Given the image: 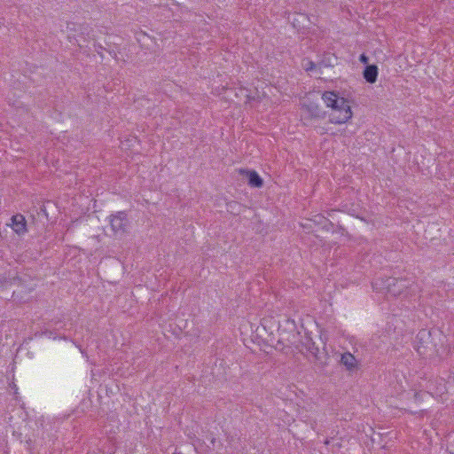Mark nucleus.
Here are the masks:
<instances>
[{
  "instance_id": "nucleus-1",
  "label": "nucleus",
  "mask_w": 454,
  "mask_h": 454,
  "mask_svg": "<svg viewBox=\"0 0 454 454\" xmlns=\"http://www.w3.org/2000/svg\"><path fill=\"white\" fill-rule=\"evenodd\" d=\"M322 99L325 106L331 108L329 114L331 122L342 124L352 118L353 113L346 98L340 97L333 91H325L322 95Z\"/></svg>"
},
{
  "instance_id": "nucleus-2",
  "label": "nucleus",
  "mask_w": 454,
  "mask_h": 454,
  "mask_svg": "<svg viewBox=\"0 0 454 454\" xmlns=\"http://www.w3.org/2000/svg\"><path fill=\"white\" fill-rule=\"evenodd\" d=\"M372 287L378 292H386L392 296L400 295L406 287L405 281L395 278L377 279L372 283Z\"/></svg>"
},
{
  "instance_id": "nucleus-3",
  "label": "nucleus",
  "mask_w": 454,
  "mask_h": 454,
  "mask_svg": "<svg viewBox=\"0 0 454 454\" xmlns=\"http://www.w3.org/2000/svg\"><path fill=\"white\" fill-rule=\"evenodd\" d=\"M301 345L315 360H320L325 355V343L321 340L317 343L309 334L304 336Z\"/></svg>"
},
{
  "instance_id": "nucleus-4",
  "label": "nucleus",
  "mask_w": 454,
  "mask_h": 454,
  "mask_svg": "<svg viewBox=\"0 0 454 454\" xmlns=\"http://www.w3.org/2000/svg\"><path fill=\"white\" fill-rule=\"evenodd\" d=\"M110 225L115 234H123L128 225L127 215L123 212H118L109 217Z\"/></svg>"
},
{
  "instance_id": "nucleus-5",
  "label": "nucleus",
  "mask_w": 454,
  "mask_h": 454,
  "mask_svg": "<svg viewBox=\"0 0 454 454\" xmlns=\"http://www.w3.org/2000/svg\"><path fill=\"white\" fill-rule=\"evenodd\" d=\"M12 227L13 231L18 234H23L27 231L26 219L20 215L17 214L12 217Z\"/></svg>"
},
{
  "instance_id": "nucleus-6",
  "label": "nucleus",
  "mask_w": 454,
  "mask_h": 454,
  "mask_svg": "<svg viewBox=\"0 0 454 454\" xmlns=\"http://www.w3.org/2000/svg\"><path fill=\"white\" fill-rule=\"evenodd\" d=\"M240 173L248 178V184L252 187L260 188L263 184L261 176L254 170L240 169Z\"/></svg>"
},
{
  "instance_id": "nucleus-7",
  "label": "nucleus",
  "mask_w": 454,
  "mask_h": 454,
  "mask_svg": "<svg viewBox=\"0 0 454 454\" xmlns=\"http://www.w3.org/2000/svg\"><path fill=\"white\" fill-rule=\"evenodd\" d=\"M378 76V67L375 65H369L364 70V78L367 82L374 83Z\"/></svg>"
},
{
  "instance_id": "nucleus-8",
  "label": "nucleus",
  "mask_w": 454,
  "mask_h": 454,
  "mask_svg": "<svg viewBox=\"0 0 454 454\" xmlns=\"http://www.w3.org/2000/svg\"><path fill=\"white\" fill-rule=\"evenodd\" d=\"M340 363L347 367V369L351 370L356 365V357L350 353H344L341 356Z\"/></svg>"
},
{
  "instance_id": "nucleus-9",
  "label": "nucleus",
  "mask_w": 454,
  "mask_h": 454,
  "mask_svg": "<svg viewBox=\"0 0 454 454\" xmlns=\"http://www.w3.org/2000/svg\"><path fill=\"white\" fill-rule=\"evenodd\" d=\"M291 326H292L291 334L288 335L287 337H286V336L281 337L282 341H286L287 345H294L296 343L295 338H296V335L298 334V333H296V331H295V326H294V323H291Z\"/></svg>"
},
{
  "instance_id": "nucleus-10",
  "label": "nucleus",
  "mask_w": 454,
  "mask_h": 454,
  "mask_svg": "<svg viewBox=\"0 0 454 454\" xmlns=\"http://www.w3.org/2000/svg\"><path fill=\"white\" fill-rule=\"evenodd\" d=\"M24 282H25V279H23L21 277H16V278H13L11 279L12 285L22 286Z\"/></svg>"
},
{
  "instance_id": "nucleus-11",
  "label": "nucleus",
  "mask_w": 454,
  "mask_h": 454,
  "mask_svg": "<svg viewBox=\"0 0 454 454\" xmlns=\"http://www.w3.org/2000/svg\"><path fill=\"white\" fill-rule=\"evenodd\" d=\"M316 65L312 62L308 60L306 63H303V67L306 71H312L315 68Z\"/></svg>"
},
{
  "instance_id": "nucleus-12",
  "label": "nucleus",
  "mask_w": 454,
  "mask_h": 454,
  "mask_svg": "<svg viewBox=\"0 0 454 454\" xmlns=\"http://www.w3.org/2000/svg\"><path fill=\"white\" fill-rule=\"evenodd\" d=\"M417 351H418L420 355H426V354H427L426 347H424L423 345L418 346V347H417Z\"/></svg>"
},
{
  "instance_id": "nucleus-13",
  "label": "nucleus",
  "mask_w": 454,
  "mask_h": 454,
  "mask_svg": "<svg viewBox=\"0 0 454 454\" xmlns=\"http://www.w3.org/2000/svg\"><path fill=\"white\" fill-rule=\"evenodd\" d=\"M428 335H429V333H427L426 331H421V332L419 333L417 337L419 338V339H423V338H425V337H427Z\"/></svg>"
},
{
  "instance_id": "nucleus-14",
  "label": "nucleus",
  "mask_w": 454,
  "mask_h": 454,
  "mask_svg": "<svg viewBox=\"0 0 454 454\" xmlns=\"http://www.w3.org/2000/svg\"><path fill=\"white\" fill-rule=\"evenodd\" d=\"M360 61H361V62H363V63H364V64H367V62H368V57H367V56H365L364 54H362V55L360 56Z\"/></svg>"
},
{
  "instance_id": "nucleus-15",
  "label": "nucleus",
  "mask_w": 454,
  "mask_h": 454,
  "mask_svg": "<svg viewBox=\"0 0 454 454\" xmlns=\"http://www.w3.org/2000/svg\"><path fill=\"white\" fill-rule=\"evenodd\" d=\"M335 447H336V448H340V443L333 444V448H335Z\"/></svg>"
},
{
  "instance_id": "nucleus-16",
  "label": "nucleus",
  "mask_w": 454,
  "mask_h": 454,
  "mask_svg": "<svg viewBox=\"0 0 454 454\" xmlns=\"http://www.w3.org/2000/svg\"><path fill=\"white\" fill-rule=\"evenodd\" d=\"M325 444H326V445L330 444V440H329V439H326V440L325 441Z\"/></svg>"
}]
</instances>
